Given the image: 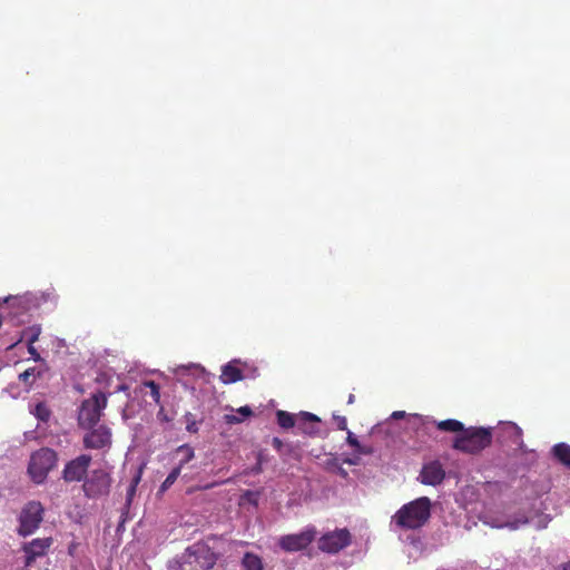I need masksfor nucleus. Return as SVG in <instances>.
Listing matches in <instances>:
<instances>
[{"mask_svg":"<svg viewBox=\"0 0 570 570\" xmlns=\"http://www.w3.org/2000/svg\"><path fill=\"white\" fill-rule=\"evenodd\" d=\"M58 298L59 296L56 291L48 288L42 292H28L23 295L9 296L4 298V303H7L11 309V320L21 322L19 316L32 309L43 308L51 311L56 308Z\"/></svg>","mask_w":570,"mask_h":570,"instance_id":"obj_1","label":"nucleus"},{"mask_svg":"<svg viewBox=\"0 0 570 570\" xmlns=\"http://www.w3.org/2000/svg\"><path fill=\"white\" fill-rule=\"evenodd\" d=\"M430 515L431 501L428 497H421L399 509L392 517L391 525L404 530H415L423 527Z\"/></svg>","mask_w":570,"mask_h":570,"instance_id":"obj_2","label":"nucleus"},{"mask_svg":"<svg viewBox=\"0 0 570 570\" xmlns=\"http://www.w3.org/2000/svg\"><path fill=\"white\" fill-rule=\"evenodd\" d=\"M491 430L484 428L464 429L454 439L453 448L465 453H478L491 443Z\"/></svg>","mask_w":570,"mask_h":570,"instance_id":"obj_3","label":"nucleus"},{"mask_svg":"<svg viewBox=\"0 0 570 570\" xmlns=\"http://www.w3.org/2000/svg\"><path fill=\"white\" fill-rule=\"evenodd\" d=\"M108 403V394L102 392L94 393L89 399L82 401L78 411V423L83 429L94 428L100 420Z\"/></svg>","mask_w":570,"mask_h":570,"instance_id":"obj_4","label":"nucleus"},{"mask_svg":"<svg viewBox=\"0 0 570 570\" xmlns=\"http://www.w3.org/2000/svg\"><path fill=\"white\" fill-rule=\"evenodd\" d=\"M57 454L53 450L42 448L31 454L28 472L33 482L40 484L48 473L56 466Z\"/></svg>","mask_w":570,"mask_h":570,"instance_id":"obj_5","label":"nucleus"},{"mask_svg":"<svg viewBox=\"0 0 570 570\" xmlns=\"http://www.w3.org/2000/svg\"><path fill=\"white\" fill-rule=\"evenodd\" d=\"M43 519V507L38 501L28 502L19 515L18 533L22 537L32 534Z\"/></svg>","mask_w":570,"mask_h":570,"instance_id":"obj_6","label":"nucleus"},{"mask_svg":"<svg viewBox=\"0 0 570 570\" xmlns=\"http://www.w3.org/2000/svg\"><path fill=\"white\" fill-rule=\"evenodd\" d=\"M183 562H193V559L203 569L208 570L216 563V556L210 548L203 542H196L189 546L181 554Z\"/></svg>","mask_w":570,"mask_h":570,"instance_id":"obj_7","label":"nucleus"},{"mask_svg":"<svg viewBox=\"0 0 570 570\" xmlns=\"http://www.w3.org/2000/svg\"><path fill=\"white\" fill-rule=\"evenodd\" d=\"M316 530L314 527H307L299 533L282 535L278 539L279 547L287 552H296L305 549L314 540Z\"/></svg>","mask_w":570,"mask_h":570,"instance_id":"obj_8","label":"nucleus"},{"mask_svg":"<svg viewBox=\"0 0 570 570\" xmlns=\"http://www.w3.org/2000/svg\"><path fill=\"white\" fill-rule=\"evenodd\" d=\"M351 543V533L347 529H336L325 533L318 541V548L327 553H337Z\"/></svg>","mask_w":570,"mask_h":570,"instance_id":"obj_9","label":"nucleus"},{"mask_svg":"<svg viewBox=\"0 0 570 570\" xmlns=\"http://www.w3.org/2000/svg\"><path fill=\"white\" fill-rule=\"evenodd\" d=\"M111 430L106 425L91 428L83 436L86 449L108 450L111 446Z\"/></svg>","mask_w":570,"mask_h":570,"instance_id":"obj_10","label":"nucleus"},{"mask_svg":"<svg viewBox=\"0 0 570 570\" xmlns=\"http://www.w3.org/2000/svg\"><path fill=\"white\" fill-rule=\"evenodd\" d=\"M110 488V478L102 470L92 472L89 479L83 482V491L87 497L96 498L107 494Z\"/></svg>","mask_w":570,"mask_h":570,"instance_id":"obj_11","label":"nucleus"},{"mask_svg":"<svg viewBox=\"0 0 570 570\" xmlns=\"http://www.w3.org/2000/svg\"><path fill=\"white\" fill-rule=\"evenodd\" d=\"M90 463L91 456L88 454H81L69 461L62 471L63 480L67 482H79L83 480Z\"/></svg>","mask_w":570,"mask_h":570,"instance_id":"obj_12","label":"nucleus"},{"mask_svg":"<svg viewBox=\"0 0 570 570\" xmlns=\"http://www.w3.org/2000/svg\"><path fill=\"white\" fill-rule=\"evenodd\" d=\"M51 544V538H37L23 543L22 551L24 553V567L29 568L38 558L45 557Z\"/></svg>","mask_w":570,"mask_h":570,"instance_id":"obj_13","label":"nucleus"},{"mask_svg":"<svg viewBox=\"0 0 570 570\" xmlns=\"http://www.w3.org/2000/svg\"><path fill=\"white\" fill-rule=\"evenodd\" d=\"M254 376L255 370L243 367L240 361L234 358L223 366L220 379L225 384H230Z\"/></svg>","mask_w":570,"mask_h":570,"instance_id":"obj_14","label":"nucleus"},{"mask_svg":"<svg viewBox=\"0 0 570 570\" xmlns=\"http://www.w3.org/2000/svg\"><path fill=\"white\" fill-rule=\"evenodd\" d=\"M500 440L502 442L510 441L512 444H514L517 446L515 450H519L523 453L529 452L533 455V458L535 456L533 451H529L527 449V446L522 440V430L515 423H512V422H502L501 423Z\"/></svg>","mask_w":570,"mask_h":570,"instance_id":"obj_15","label":"nucleus"},{"mask_svg":"<svg viewBox=\"0 0 570 570\" xmlns=\"http://www.w3.org/2000/svg\"><path fill=\"white\" fill-rule=\"evenodd\" d=\"M445 476V472L438 461L426 463L421 471L420 479L423 484L438 485Z\"/></svg>","mask_w":570,"mask_h":570,"instance_id":"obj_16","label":"nucleus"},{"mask_svg":"<svg viewBox=\"0 0 570 570\" xmlns=\"http://www.w3.org/2000/svg\"><path fill=\"white\" fill-rule=\"evenodd\" d=\"M41 333V327L39 325L30 326L22 331L21 341L27 343L28 352L31 356H40L33 346L35 342L38 340Z\"/></svg>","mask_w":570,"mask_h":570,"instance_id":"obj_17","label":"nucleus"},{"mask_svg":"<svg viewBox=\"0 0 570 570\" xmlns=\"http://www.w3.org/2000/svg\"><path fill=\"white\" fill-rule=\"evenodd\" d=\"M553 456L567 468H570V445L558 443L552 448Z\"/></svg>","mask_w":570,"mask_h":570,"instance_id":"obj_18","label":"nucleus"},{"mask_svg":"<svg viewBox=\"0 0 570 570\" xmlns=\"http://www.w3.org/2000/svg\"><path fill=\"white\" fill-rule=\"evenodd\" d=\"M237 414H226L224 420L227 424H238L242 423L245 419L249 417L253 414L252 409L248 405L240 406L236 410Z\"/></svg>","mask_w":570,"mask_h":570,"instance_id":"obj_19","label":"nucleus"},{"mask_svg":"<svg viewBox=\"0 0 570 570\" xmlns=\"http://www.w3.org/2000/svg\"><path fill=\"white\" fill-rule=\"evenodd\" d=\"M141 393L149 394L156 404H160V387L154 381H145L140 385Z\"/></svg>","mask_w":570,"mask_h":570,"instance_id":"obj_20","label":"nucleus"},{"mask_svg":"<svg viewBox=\"0 0 570 570\" xmlns=\"http://www.w3.org/2000/svg\"><path fill=\"white\" fill-rule=\"evenodd\" d=\"M299 420L302 421V423L304 425L302 428V431L304 433L313 435V434H316L318 432V430L315 426H308L307 425V423H316V422L320 421V419L316 415H314V414H312L309 412H302L301 416H299Z\"/></svg>","mask_w":570,"mask_h":570,"instance_id":"obj_21","label":"nucleus"},{"mask_svg":"<svg viewBox=\"0 0 570 570\" xmlns=\"http://www.w3.org/2000/svg\"><path fill=\"white\" fill-rule=\"evenodd\" d=\"M436 426L439 430L445 431V432H461L462 433V431L464 430L463 424L460 421L453 420V419L440 421L436 423Z\"/></svg>","mask_w":570,"mask_h":570,"instance_id":"obj_22","label":"nucleus"},{"mask_svg":"<svg viewBox=\"0 0 570 570\" xmlns=\"http://www.w3.org/2000/svg\"><path fill=\"white\" fill-rule=\"evenodd\" d=\"M176 452L183 454V458L180 459V461L177 465V466H180V470L184 468L185 464H187L195 458L194 449L191 446H189L188 444H183V445L178 446Z\"/></svg>","mask_w":570,"mask_h":570,"instance_id":"obj_23","label":"nucleus"},{"mask_svg":"<svg viewBox=\"0 0 570 570\" xmlns=\"http://www.w3.org/2000/svg\"><path fill=\"white\" fill-rule=\"evenodd\" d=\"M276 416H277V423L283 429L293 428L296 423L294 415L286 411L278 410L276 412Z\"/></svg>","mask_w":570,"mask_h":570,"instance_id":"obj_24","label":"nucleus"},{"mask_svg":"<svg viewBox=\"0 0 570 570\" xmlns=\"http://www.w3.org/2000/svg\"><path fill=\"white\" fill-rule=\"evenodd\" d=\"M243 566L246 570H262V560L253 553H246L243 558Z\"/></svg>","mask_w":570,"mask_h":570,"instance_id":"obj_25","label":"nucleus"},{"mask_svg":"<svg viewBox=\"0 0 570 570\" xmlns=\"http://www.w3.org/2000/svg\"><path fill=\"white\" fill-rule=\"evenodd\" d=\"M39 375L40 370L37 367H30L19 374V380H21L26 385H31L36 377Z\"/></svg>","mask_w":570,"mask_h":570,"instance_id":"obj_26","label":"nucleus"},{"mask_svg":"<svg viewBox=\"0 0 570 570\" xmlns=\"http://www.w3.org/2000/svg\"><path fill=\"white\" fill-rule=\"evenodd\" d=\"M180 472H181L180 466L174 468L170 471V473L167 475L165 481L161 483L160 491L164 492V491L168 490L175 483L177 478L180 475Z\"/></svg>","mask_w":570,"mask_h":570,"instance_id":"obj_27","label":"nucleus"},{"mask_svg":"<svg viewBox=\"0 0 570 570\" xmlns=\"http://www.w3.org/2000/svg\"><path fill=\"white\" fill-rule=\"evenodd\" d=\"M184 420L186 422V430L190 433H196L198 431V423L195 419V415L190 412H187L184 415Z\"/></svg>","mask_w":570,"mask_h":570,"instance_id":"obj_28","label":"nucleus"},{"mask_svg":"<svg viewBox=\"0 0 570 570\" xmlns=\"http://www.w3.org/2000/svg\"><path fill=\"white\" fill-rule=\"evenodd\" d=\"M33 414L39 420L47 421L49 419L50 412H49V410L47 409V406L45 404L39 403V404L36 405V407L33 410Z\"/></svg>","mask_w":570,"mask_h":570,"instance_id":"obj_29","label":"nucleus"},{"mask_svg":"<svg viewBox=\"0 0 570 570\" xmlns=\"http://www.w3.org/2000/svg\"><path fill=\"white\" fill-rule=\"evenodd\" d=\"M527 523H528V519L522 518V519H517V520H514L512 522L507 523V527H509L512 530H515V529H519L521 525L527 524Z\"/></svg>","mask_w":570,"mask_h":570,"instance_id":"obj_30","label":"nucleus"},{"mask_svg":"<svg viewBox=\"0 0 570 570\" xmlns=\"http://www.w3.org/2000/svg\"><path fill=\"white\" fill-rule=\"evenodd\" d=\"M157 420L161 423H168L170 421V417L166 413L164 406H160V409L157 413Z\"/></svg>","mask_w":570,"mask_h":570,"instance_id":"obj_31","label":"nucleus"},{"mask_svg":"<svg viewBox=\"0 0 570 570\" xmlns=\"http://www.w3.org/2000/svg\"><path fill=\"white\" fill-rule=\"evenodd\" d=\"M354 449L358 455H367L372 453L371 446L362 445L361 443L360 446H355Z\"/></svg>","mask_w":570,"mask_h":570,"instance_id":"obj_32","label":"nucleus"},{"mask_svg":"<svg viewBox=\"0 0 570 570\" xmlns=\"http://www.w3.org/2000/svg\"><path fill=\"white\" fill-rule=\"evenodd\" d=\"M346 441L353 448L360 446V442H358L357 438L348 430H347Z\"/></svg>","mask_w":570,"mask_h":570,"instance_id":"obj_33","label":"nucleus"},{"mask_svg":"<svg viewBox=\"0 0 570 570\" xmlns=\"http://www.w3.org/2000/svg\"><path fill=\"white\" fill-rule=\"evenodd\" d=\"M340 430L347 431V421L345 416H335Z\"/></svg>","mask_w":570,"mask_h":570,"instance_id":"obj_34","label":"nucleus"},{"mask_svg":"<svg viewBox=\"0 0 570 570\" xmlns=\"http://www.w3.org/2000/svg\"><path fill=\"white\" fill-rule=\"evenodd\" d=\"M173 563H174V564H173V566H170L171 568L180 569V568H183V566H184V564H186L187 562H183V559H181V556H180V557H178L177 559H175V560L173 561Z\"/></svg>","mask_w":570,"mask_h":570,"instance_id":"obj_35","label":"nucleus"},{"mask_svg":"<svg viewBox=\"0 0 570 570\" xmlns=\"http://www.w3.org/2000/svg\"><path fill=\"white\" fill-rule=\"evenodd\" d=\"M257 495H258L257 493H254V492H250V491H247V492L245 493V497L247 498V500H248L249 502H253V503H255V502H256Z\"/></svg>","mask_w":570,"mask_h":570,"instance_id":"obj_36","label":"nucleus"},{"mask_svg":"<svg viewBox=\"0 0 570 570\" xmlns=\"http://www.w3.org/2000/svg\"><path fill=\"white\" fill-rule=\"evenodd\" d=\"M405 412L404 411H395L392 413L391 417L392 419H402L405 416Z\"/></svg>","mask_w":570,"mask_h":570,"instance_id":"obj_37","label":"nucleus"},{"mask_svg":"<svg viewBox=\"0 0 570 570\" xmlns=\"http://www.w3.org/2000/svg\"><path fill=\"white\" fill-rule=\"evenodd\" d=\"M128 390H129V387L126 384H120V385H118L116 387V392H124V393H126Z\"/></svg>","mask_w":570,"mask_h":570,"instance_id":"obj_38","label":"nucleus"},{"mask_svg":"<svg viewBox=\"0 0 570 570\" xmlns=\"http://www.w3.org/2000/svg\"><path fill=\"white\" fill-rule=\"evenodd\" d=\"M344 462L350 464V465H355V464L358 463V460H357V458H352V459L344 460Z\"/></svg>","mask_w":570,"mask_h":570,"instance_id":"obj_39","label":"nucleus"},{"mask_svg":"<svg viewBox=\"0 0 570 570\" xmlns=\"http://www.w3.org/2000/svg\"><path fill=\"white\" fill-rule=\"evenodd\" d=\"M354 401H355V396H354V394H350V395H348V399H347V403H348V404H353V403H354Z\"/></svg>","mask_w":570,"mask_h":570,"instance_id":"obj_40","label":"nucleus"},{"mask_svg":"<svg viewBox=\"0 0 570 570\" xmlns=\"http://www.w3.org/2000/svg\"><path fill=\"white\" fill-rule=\"evenodd\" d=\"M564 570H570V562L564 566Z\"/></svg>","mask_w":570,"mask_h":570,"instance_id":"obj_41","label":"nucleus"}]
</instances>
